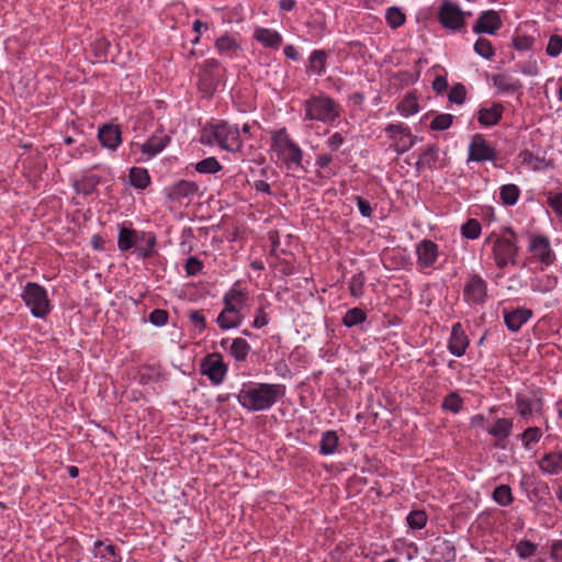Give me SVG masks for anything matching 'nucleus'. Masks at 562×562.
<instances>
[{"instance_id": "nucleus-24", "label": "nucleus", "mask_w": 562, "mask_h": 562, "mask_svg": "<svg viewBox=\"0 0 562 562\" xmlns=\"http://www.w3.org/2000/svg\"><path fill=\"white\" fill-rule=\"evenodd\" d=\"M216 322L222 329L226 330L238 327L241 323V316L240 314H235L234 307H224Z\"/></svg>"}, {"instance_id": "nucleus-61", "label": "nucleus", "mask_w": 562, "mask_h": 562, "mask_svg": "<svg viewBox=\"0 0 562 562\" xmlns=\"http://www.w3.org/2000/svg\"><path fill=\"white\" fill-rule=\"evenodd\" d=\"M356 200H357V205H358V209H359V212L361 213V215L367 216V217L371 216L372 209H371L369 201L362 199L361 196H357Z\"/></svg>"}, {"instance_id": "nucleus-63", "label": "nucleus", "mask_w": 562, "mask_h": 562, "mask_svg": "<svg viewBox=\"0 0 562 562\" xmlns=\"http://www.w3.org/2000/svg\"><path fill=\"white\" fill-rule=\"evenodd\" d=\"M549 204L553 211L562 215V193H558L549 199Z\"/></svg>"}, {"instance_id": "nucleus-32", "label": "nucleus", "mask_w": 562, "mask_h": 562, "mask_svg": "<svg viewBox=\"0 0 562 562\" xmlns=\"http://www.w3.org/2000/svg\"><path fill=\"white\" fill-rule=\"evenodd\" d=\"M555 285H557V279L549 277V276L536 278L531 281V284H530L531 290L533 292H539V293L551 292L555 288Z\"/></svg>"}, {"instance_id": "nucleus-45", "label": "nucleus", "mask_w": 562, "mask_h": 562, "mask_svg": "<svg viewBox=\"0 0 562 562\" xmlns=\"http://www.w3.org/2000/svg\"><path fill=\"white\" fill-rule=\"evenodd\" d=\"M98 183L99 178L97 176H90L79 181H76L75 189L77 190V192L90 194Z\"/></svg>"}, {"instance_id": "nucleus-18", "label": "nucleus", "mask_w": 562, "mask_h": 562, "mask_svg": "<svg viewBox=\"0 0 562 562\" xmlns=\"http://www.w3.org/2000/svg\"><path fill=\"white\" fill-rule=\"evenodd\" d=\"M418 263L423 267H431L438 257V246L428 239L420 241L416 248Z\"/></svg>"}, {"instance_id": "nucleus-50", "label": "nucleus", "mask_w": 562, "mask_h": 562, "mask_svg": "<svg viewBox=\"0 0 562 562\" xmlns=\"http://www.w3.org/2000/svg\"><path fill=\"white\" fill-rule=\"evenodd\" d=\"M474 50L486 59L494 56V48L491 42L486 38H479L474 44Z\"/></svg>"}, {"instance_id": "nucleus-15", "label": "nucleus", "mask_w": 562, "mask_h": 562, "mask_svg": "<svg viewBox=\"0 0 562 562\" xmlns=\"http://www.w3.org/2000/svg\"><path fill=\"white\" fill-rule=\"evenodd\" d=\"M529 249L542 263L550 265L554 260L549 240L543 236L533 237Z\"/></svg>"}, {"instance_id": "nucleus-57", "label": "nucleus", "mask_w": 562, "mask_h": 562, "mask_svg": "<svg viewBox=\"0 0 562 562\" xmlns=\"http://www.w3.org/2000/svg\"><path fill=\"white\" fill-rule=\"evenodd\" d=\"M149 322L155 326H162L168 322V312L156 308L149 314Z\"/></svg>"}, {"instance_id": "nucleus-48", "label": "nucleus", "mask_w": 562, "mask_h": 562, "mask_svg": "<svg viewBox=\"0 0 562 562\" xmlns=\"http://www.w3.org/2000/svg\"><path fill=\"white\" fill-rule=\"evenodd\" d=\"M364 276L362 272L352 276L349 282L350 294L355 297H359L363 294Z\"/></svg>"}, {"instance_id": "nucleus-59", "label": "nucleus", "mask_w": 562, "mask_h": 562, "mask_svg": "<svg viewBox=\"0 0 562 562\" xmlns=\"http://www.w3.org/2000/svg\"><path fill=\"white\" fill-rule=\"evenodd\" d=\"M189 319L192 323V325L196 329H199V331H202L205 329V327H206L205 317L200 311H190Z\"/></svg>"}, {"instance_id": "nucleus-42", "label": "nucleus", "mask_w": 562, "mask_h": 562, "mask_svg": "<svg viewBox=\"0 0 562 562\" xmlns=\"http://www.w3.org/2000/svg\"><path fill=\"white\" fill-rule=\"evenodd\" d=\"M385 133L395 143H397L400 140V136H411V131H409L408 126H406L402 123L389 124L385 127Z\"/></svg>"}, {"instance_id": "nucleus-46", "label": "nucleus", "mask_w": 562, "mask_h": 562, "mask_svg": "<svg viewBox=\"0 0 562 562\" xmlns=\"http://www.w3.org/2000/svg\"><path fill=\"white\" fill-rule=\"evenodd\" d=\"M542 431L539 427H529L521 434L522 445L526 449L530 448L531 443L540 440Z\"/></svg>"}, {"instance_id": "nucleus-13", "label": "nucleus", "mask_w": 562, "mask_h": 562, "mask_svg": "<svg viewBox=\"0 0 562 562\" xmlns=\"http://www.w3.org/2000/svg\"><path fill=\"white\" fill-rule=\"evenodd\" d=\"M517 409L521 417L527 418L542 409L543 403L536 394L524 396L518 394L516 397Z\"/></svg>"}, {"instance_id": "nucleus-55", "label": "nucleus", "mask_w": 562, "mask_h": 562, "mask_svg": "<svg viewBox=\"0 0 562 562\" xmlns=\"http://www.w3.org/2000/svg\"><path fill=\"white\" fill-rule=\"evenodd\" d=\"M95 557L100 555L109 561L111 558L115 559L116 548L113 544L103 546L101 541L95 542Z\"/></svg>"}, {"instance_id": "nucleus-11", "label": "nucleus", "mask_w": 562, "mask_h": 562, "mask_svg": "<svg viewBox=\"0 0 562 562\" xmlns=\"http://www.w3.org/2000/svg\"><path fill=\"white\" fill-rule=\"evenodd\" d=\"M502 26V20L499 14L494 10L484 11L479 16L476 23L473 26V31L476 34L487 33L495 34Z\"/></svg>"}, {"instance_id": "nucleus-17", "label": "nucleus", "mask_w": 562, "mask_h": 562, "mask_svg": "<svg viewBox=\"0 0 562 562\" xmlns=\"http://www.w3.org/2000/svg\"><path fill=\"white\" fill-rule=\"evenodd\" d=\"M199 190L195 182L188 180H179L173 183L168 190V198L172 201H180L181 199H191Z\"/></svg>"}, {"instance_id": "nucleus-16", "label": "nucleus", "mask_w": 562, "mask_h": 562, "mask_svg": "<svg viewBox=\"0 0 562 562\" xmlns=\"http://www.w3.org/2000/svg\"><path fill=\"white\" fill-rule=\"evenodd\" d=\"M532 316V312L526 307H518L513 311L504 312V321L506 326L512 331H517L520 327L529 321Z\"/></svg>"}, {"instance_id": "nucleus-6", "label": "nucleus", "mask_w": 562, "mask_h": 562, "mask_svg": "<svg viewBox=\"0 0 562 562\" xmlns=\"http://www.w3.org/2000/svg\"><path fill=\"white\" fill-rule=\"evenodd\" d=\"M212 135L221 148L228 151L239 150L241 147L240 133L237 126L222 122L212 127Z\"/></svg>"}, {"instance_id": "nucleus-53", "label": "nucleus", "mask_w": 562, "mask_h": 562, "mask_svg": "<svg viewBox=\"0 0 562 562\" xmlns=\"http://www.w3.org/2000/svg\"><path fill=\"white\" fill-rule=\"evenodd\" d=\"M562 52V36L554 34L549 38L547 45V54L551 57H557Z\"/></svg>"}, {"instance_id": "nucleus-37", "label": "nucleus", "mask_w": 562, "mask_h": 562, "mask_svg": "<svg viewBox=\"0 0 562 562\" xmlns=\"http://www.w3.org/2000/svg\"><path fill=\"white\" fill-rule=\"evenodd\" d=\"M493 499L501 506H509L514 501L509 485H498L493 492Z\"/></svg>"}, {"instance_id": "nucleus-19", "label": "nucleus", "mask_w": 562, "mask_h": 562, "mask_svg": "<svg viewBox=\"0 0 562 562\" xmlns=\"http://www.w3.org/2000/svg\"><path fill=\"white\" fill-rule=\"evenodd\" d=\"M504 106L502 103H493L490 108H482L477 112V121L483 126L496 125L503 115Z\"/></svg>"}, {"instance_id": "nucleus-64", "label": "nucleus", "mask_w": 562, "mask_h": 562, "mask_svg": "<svg viewBox=\"0 0 562 562\" xmlns=\"http://www.w3.org/2000/svg\"><path fill=\"white\" fill-rule=\"evenodd\" d=\"M448 87L447 79L442 76H437L432 81V88L437 93H442Z\"/></svg>"}, {"instance_id": "nucleus-47", "label": "nucleus", "mask_w": 562, "mask_h": 562, "mask_svg": "<svg viewBox=\"0 0 562 562\" xmlns=\"http://www.w3.org/2000/svg\"><path fill=\"white\" fill-rule=\"evenodd\" d=\"M427 522V516L423 510H413L407 516V524L412 529H422Z\"/></svg>"}, {"instance_id": "nucleus-30", "label": "nucleus", "mask_w": 562, "mask_h": 562, "mask_svg": "<svg viewBox=\"0 0 562 562\" xmlns=\"http://www.w3.org/2000/svg\"><path fill=\"white\" fill-rule=\"evenodd\" d=\"M215 47L221 55L232 56L239 48V44L234 37L225 34L216 40Z\"/></svg>"}, {"instance_id": "nucleus-38", "label": "nucleus", "mask_w": 562, "mask_h": 562, "mask_svg": "<svg viewBox=\"0 0 562 562\" xmlns=\"http://www.w3.org/2000/svg\"><path fill=\"white\" fill-rule=\"evenodd\" d=\"M418 110L419 105L417 99L412 94L406 95L397 105V111L404 116L413 115L417 113Z\"/></svg>"}, {"instance_id": "nucleus-20", "label": "nucleus", "mask_w": 562, "mask_h": 562, "mask_svg": "<svg viewBox=\"0 0 562 562\" xmlns=\"http://www.w3.org/2000/svg\"><path fill=\"white\" fill-rule=\"evenodd\" d=\"M135 249L142 258H148L154 254L156 236L153 233L137 231Z\"/></svg>"}, {"instance_id": "nucleus-26", "label": "nucleus", "mask_w": 562, "mask_h": 562, "mask_svg": "<svg viewBox=\"0 0 562 562\" xmlns=\"http://www.w3.org/2000/svg\"><path fill=\"white\" fill-rule=\"evenodd\" d=\"M137 231L121 225L119 228L117 247L121 251H127L135 247Z\"/></svg>"}, {"instance_id": "nucleus-34", "label": "nucleus", "mask_w": 562, "mask_h": 562, "mask_svg": "<svg viewBox=\"0 0 562 562\" xmlns=\"http://www.w3.org/2000/svg\"><path fill=\"white\" fill-rule=\"evenodd\" d=\"M338 445V437L335 431L328 430L323 434L321 439L319 451L322 454H331Z\"/></svg>"}, {"instance_id": "nucleus-44", "label": "nucleus", "mask_w": 562, "mask_h": 562, "mask_svg": "<svg viewBox=\"0 0 562 562\" xmlns=\"http://www.w3.org/2000/svg\"><path fill=\"white\" fill-rule=\"evenodd\" d=\"M461 233L469 239H475L481 234V224L476 220H468L461 227Z\"/></svg>"}, {"instance_id": "nucleus-9", "label": "nucleus", "mask_w": 562, "mask_h": 562, "mask_svg": "<svg viewBox=\"0 0 562 562\" xmlns=\"http://www.w3.org/2000/svg\"><path fill=\"white\" fill-rule=\"evenodd\" d=\"M495 149L485 140L483 135L475 134L469 146V160L486 161L494 160Z\"/></svg>"}, {"instance_id": "nucleus-7", "label": "nucleus", "mask_w": 562, "mask_h": 562, "mask_svg": "<svg viewBox=\"0 0 562 562\" xmlns=\"http://www.w3.org/2000/svg\"><path fill=\"white\" fill-rule=\"evenodd\" d=\"M438 18L445 27L453 31L462 29L465 24L464 14L459 5L448 0L442 1Z\"/></svg>"}, {"instance_id": "nucleus-39", "label": "nucleus", "mask_w": 562, "mask_h": 562, "mask_svg": "<svg viewBox=\"0 0 562 562\" xmlns=\"http://www.w3.org/2000/svg\"><path fill=\"white\" fill-rule=\"evenodd\" d=\"M222 169V165L215 157H207L195 164V170L200 173H216Z\"/></svg>"}, {"instance_id": "nucleus-27", "label": "nucleus", "mask_w": 562, "mask_h": 562, "mask_svg": "<svg viewBox=\"0 0 562 562\" xmlns=\"http://www.w3.org/2000/svg\"><path fill=\"white\" fill-rule=\"evenodd\" d=\"M221 64L218 60L211 58L204 61L202 67V78L207 86H215L220 81L216 71L220 70Z\"/></svg>"}, {"instance_id": "nucleus-10", "label": "nucleus", "mask_w": 562, "mask_h": 562, "mask_svg": "<svg viewBox=\"0 0 562 562\" xmlns=\"http://www.w3.org/2000/svg\"><path fill=\"white\" fill-rule=\"evenodd\" d=\"M486 282L480 276L473 274L464 286L463 295L468 302L481 304L486 299Z\"/></svg>"}, {"instance_id": "nucleus-22", "label": "nucleus", "mask_w": 562, "mask_h": 562, "mask_svg": "<svg viewBox=\"0 0 562 562\" xmlns=\"http://www.w3.org/2000/svg\"><path fill=\"white\" fill-rule=\"evenodd\" d=\"M493 85L501 92H516L522 88L521 82L518 79L513 78L506 74H496L493 77Z\"/></svg>"}, {"instance_id": "nucleus-60", "label": "nucleus", "mask_w": 562, "mask_h": 562, "mask_svg": "<svg viewBox=\"0 0 562 562\" xmlns=\"http://www.w3.org/2000/svg\"><path fill=\"white\" fill-rule=\"evenodd\" d=\"M203 268V263L196 257H190L186 262V272L188 276L198 274Z\"/></svg>"}, {"instance_id": "nucleus-8", "label": "nucleus", "mask_w": 562, "mask_h": 562, "mask_svg": "<svg viewBox=\"0 0 562 562\" xmlns=\"http://www.w3.org/2000/svg\"><path fill=\"white\" fill-rule=\"evenodd\" d=\"M201 371L213 384L218 385L226 375L227 366L224 363L222 356L214 352L203 359Z\"/></svg>"}, {"instance_id": "nucleus-51", "label": "nucleus", "mask_w": 562, "mask_h": 562, "mask_svg": "<svg viewBox=\"0 0 562 562\" xmlns=\"http://www.w3.org/2000/svg\"><path fill=\"white\" fill-rule=\"evenodd\" d=\"M442 407L452 413H459L462 408V400L457 393H450L445 397Z\"/></svg>"}, {"instance_id": "nucleus-21", "label": "nucleus", "mask_w": 562, "mask_h": 562, "mask_svg": "<svg viewBox=\"0 0 562 562\" xmlns=\"http://www.w3.org/2000/svg\"><path fill=\"white\" fill-rule=\"evenodd\" d=\"M541 471L549 474H558L562 471V452H550L547 453L539 461Z\"/></svg>"}, {"instance_id": "nucleus-40", "label": "nucleus", "mask_w": 562, "mask_h": 562, "mask_svg": "<svg viewBox=\"0 0 562 562\" xmlns=\"http://www.w3.org/2000/svg\"><path fill=\"white\" fill-rule=\"evenodd\" d=\"M520 190L515 184H505L501 188V200L506 205H514L519 198Z\"/></svg>"}, {"instance_id": "nucleus-35", "label": "nucleus", "mask_w": 562, "mask_h": 562, "mask_svg": "<svg viewBox=\"0 0 562 562\" xmlns=\"http://www.w3.org/2000/svg\"><path fill=\"white\" fill-rule=\"evenodd\" d=\"M438 159V149L435 146H428L423 150L419 156L418 161L416 162L417 170H420L425 167H432V165Z\"/></svg>"}, {"instance_id": "nucleus-33", "label": "nucleus", "mask_w": 562, "mask_h": 562, "mask_svg": "<svg viewBox=\"0 0 562 562\" xmlns=\"http://www.w3.org/2000/svg\"><path fill=\"white\" fill-rule=\"evenodd\" d=\"M250 351V346L244 338H235L231 345V353L237 361H244Z\"/></svg>"}, {"instance_id": "nucleus-41", "label": "nucleus", "mask_w": 562, "mask_h": 562, "mask_svg": "<svg viewBox=\"0 0 562 562\" xmlns=\"http://www.w3.org/2000/svg\"><path fill=\"white\" fill-rule=\"evenodd\" d=\"M366 317L367 315L363 310L353 307L345 314L342 323L347 327H352L364 322Z\"/></svg>"}, {"instance_id": "nucleus-58", "label": "nucleus", "mask_w": 562, "mask_h": 562, "mask_svg": "<svg viewBox=\"0 0 562 562\" xmlns=\"http://www.w3.org/2000/svg\"><path fill=\"white\" fill-rule=\"evenodd\" d=\"M533 44V38L528 35H518L514 37L513 45L518 50H527Z\"/></svg>"}, {"instance_id": "nucleus-52", "label": "nucleus", "mask_w": 562, "mask_h": 562, "mask_svg": "<svg viewBox=\"0 0 562 562\" xmlns=\"http://www.w3.org/2000/svg\"><path fill=\"white\" fill-rule=\"evenodd\" d=\"M449 101L462 104L465 101L467 90L462 83L454 85L449 92Z\"/></svg>"}, {"instance_id": "nucleus-49", "label": "nucleus", "mask_w": 562, "mask_h": 562, "mask_svg": "<svg viewBox=\"0 0 562 562\" xmlns=\"http://www.w3.org/2000/svg\"><path fill=\"white\" fill-rule=\"evenodd\" d=\"M453 116L448 113L438 114L431 122L430 128L434 131H445L452 125Z\"/></svg>"}, {"instance_id": "nucleus-54", "label": "nucleus", "mask_w": 562, "mask_h": 562, "mask_svg": "<svg viewBox=\"0 0 562 562\" xmlns=\"http://www.w3.org/2000/svg\"><path fill=\"white\" fill-rule=\"evenodd\" d=\"M333 161V157L331 155L329 154H322V155H318L317 156V159H316V166L319 168V169H323L325 170V175L324 177L326 178H330L333 176L336 175V171L328 168L329 164Z\"/></svg>"}, {"instance_id": "nucleus-23", "label": "nucleus", "mask_w": 562, "mask_h": 562, "mask_svg": "<svg viewBox=\"0 0 562 562\" xmlns=\"http://www.w3.org/2000/svg\"><path fill=\"white\" fill-rule=\"evenodd\" d=\"M255 38L266 47L270 48H278L282 43V37L277 31L263 27L255 31Z\"/></svg>"}, {"instance_id": "nucleus-2", "label": "nucleus", "mask_w": 562, "mask_h": 562, "mask_svg": "<svg viewBox=\"0 0 562 562\" xmlns=\"http://www.w3.org/2000/svg\"><path fill=\"white\" fill-rule=\"evenodd\" d=\"M272 147L288 168L302 166L303 151L299 145L292 140L285 128H281L273 134Z\"/></svg>"}, {"instance_id": "nucleus-14", "label": "nucleus", "mask_w": 562, "mask_h": 562, "mask_svg": "<svg viewBox=\"0 0 562 562\" xmlns=\"http://www.w3.org/2000/svg\"><path fill=\"white\" fill-rule=\"evenodd\" d=\"M98 137L103 147L114 150L122 142L119 125L104 124L99 128Z\"/></svg>"}, {"instance_id": "nucleus-43", "label": "nucleus", "mask_w": 562, "mask_h": 562, "mask_svg": "<svg viewBox=\"0 0 562 562\" xmlns=\"http://www.w3.org/2000/svg\"><path fill=\"white\" fill-rule=\"evenodd\" d=\"M385 19L392 29H397L405 22L404 13L396 7L387 9Z\"/></svg>"}, {"instance_id": "nucleus-1", "label": "nucleus", "mask_w": 562, "mask_h": 562, "mask_svg": "<svg viewBox=\"0 0 562 562\" xmlns=\"http://www.w3.org/2000/svg\"><path fill=\"white\" fill-rule=\"evenodd\" d=\"M285 395V385L259 383L241 390L237 396L238 403L246 409L258 412L269 409Z\"/></svg>"}, {"instance_id": "nucleus-4", "label": "nucleus", "mask_w": 562, "mask_h": 562, "mask_svg": "<svg viewBox=\"0 0 562 562\" xmlns=\"http://www.w3.org/2000/svg\"><path fill=\"white\" fill-rule=\"evenodd\" d=\"M505 234L508 236L496 237L493 240L494 260L501 269L505 268L508 263H515V257L518 252L516 233L510 227H506Z\"/></svg>"}, {"instance_id": "nucleus-31", "label": "nucleus", "mask_w": 562, "mask_h": 562, "mask_svg": "<svg viewBox=\"0 0 562 562\" xmlns=\"http://www.w3.org/2000/svg\"><path fill=\"white\" fill-rule=\"evenodd\" d=\"M128 178L131 184L138 189H145L150 182L149 175L144 168H131Z\"/></svg>"}, {"instance_id": "nucleus-3", "label": "nucleus", "mask_w": 562, "mask_h": 562, "mask_svg": "<svg viewBox=\"0 0 562 562\" xmlns=\"http://www.w3.org/2000/svg\"><path fill=\"white\" fill-rule=\"evenodd\" d=\"M21 297L35 317L44 318L50 312L52 306L46 290L35 282L25 284Z\"/></svg>"}, {"instance_id": "nucleus-29", "label": "nucleus", "mask_w": 562, "mask_h": 562, "mask_svg": "<svg viewBox=\"0 0 562 562\" xmlns=\"http://www.w3.org/2000/svg\"><path fill=\"white\" fill-rule=\"evenodd\" d=\"M246 300V293L240 290H231L224 296L225 307H234L235 314H239Z\"/></svg>"}, {"instance_id": "nucleus-36", "label": "nucleus", "mask_w": 562, "mask_h": 562, "mask_svg": "<svg viewBox=\"0 0 562 562\" xmlns=\"http://www.w3.org/2000/svg\"><path fill=\"white\" fill-rule=\"evenodd\" d=\"M327 54L325 50H314L310 56V69L316 75H322L325 71V61Z\"/></svg>"}, {"instance_id": "nucleus-5", "label": "nucleus", "mask_w": 562, "mask_h": 562, "mask_svg": "<svg viewBox=\"0 0 562 562\" xmlns=\"http://www.w3.org/2000/svg\"><path fill=\"white\" fill-rule=\"evenodd\" d=\"M305 117L308 120L329 122L338 116L335 102L327 97H313L305 101Z\"/></svg>"}, {"instance_id": "nucleus-56", "label": "nucleus", "mask_w": 562, "mask_h": 562, "mask_svg": "<svg viewBox=\"0 0 562 562\" xmlns=\"http://www.w3.org/2000/svg\"><path fill=\"white\" fill-rule=\"evenodd\" d=\"M537 546L530 541L522 540L516 546V552L522 559H527L535 554Z\"/></svg>"}, {"instance_id": "nucleus-25", "label": "nucleus", "mask_w": 562, "mask_h": 562, "mask_svg": "<svg viewBox=\"0 0 562 562\" xmlns=\"http://www.w3.org/2000/svg\"><path fill=\"white\" fill-rule=\"evenodd\" d=\"M169 140L170 138L167 135H155L142 145V151L148 157H154L168 145Z\"/></svg>"}, {"instance_id": "nucleus-12", "label": "nucleus", "mask_w": 562, "mask_h": 562, "mask_svg": "<svg viewBox=\"0 0 562 562\" xmlns=\"http://www.w3.org/2000/svg\"><path fill=\"white\" fill-rule=\"evenodd\" d=\"M469 346V338L465 335L463 327L460 323H456L452 326L448 349L449 351L457 357H461L464 355L467 348Z\"/></svg>"}, {"instance_id": "nucleus-62", "label": "nucleus", "mask_w": 562, "mask_h": 562, "mask_svg": "<svg viewBox=\"0 0 562 562\" xmlns=\"http://www.w3.org/2000/svg\"><path fill=\"white\" fill-rule=\"evenodd\" d=\"M344 137L340 133H334L327 140L331 150H337L344 144Z\"/></svg>"}, {"instance_id": "nucleus-28", "label": "nucleus", "mask_w": 562, "mask_h": 562, "mask_svg": "<svg viewBox=\"0 0 562 562\" xmlns=\"http://www.w3.org/2000/svg\"><path fill=\"white\" fill-rule=\"evenodd\" d=\"M513 422L508 418H498L493 427L488 429V434L495 437L497 440L506 439L512 431Z\"/></svg>"}]
</instances>
